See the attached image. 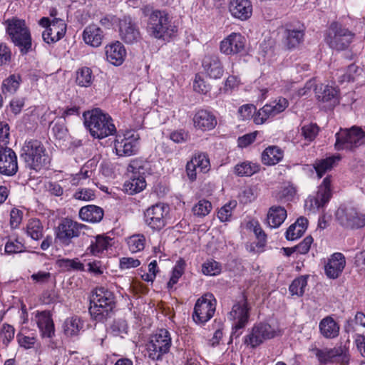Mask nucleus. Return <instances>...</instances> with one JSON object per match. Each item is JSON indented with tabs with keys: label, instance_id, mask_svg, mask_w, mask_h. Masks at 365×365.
<instances>
[{
	"label": "nucleus",
	"instance_id": "obj_30",
	"mask_svg": "<svg viewBox=\"0 0 365 365\" xmlns=\"http://www.w3.org/2000/svg\"><path fill=\"white\" fill-rule=\"evenodd\" d=\"M315 96L318 101L329 103L331 106L339 103L338 91L328 85L320 84L314 88Z\"/></svg>",
	"mask_w": 365,
	"mask_h": 365
},
{
	"label": "nucleus",
	"instance_id": "obj_7",
	"mask_svg": "<svg viewBox=\"0 0 365 365\" xmlns=\"http://www.w3.org/2000/svg\"><path fill=\"white\" fill-rule=\"evenodd\" d=\"M171 345L170 332L167 329H161L151 335L146 344L147 356L153 361L162 360L163 356L170 351Z\"/></svg>",
	"mask_w": 365,
	"mask_h": 365
},
{
	"label": "nucleus",
	"instance_id": "obj_11",
	"mask_svg": "<svg viewBox=\"0 0 365 365\" xmlns=\"http://www.w3.org/2000/svg\"><path fill=\"white\" fill-rule=\"evenodd\" d=\"M250 307L248 305L247 297L242 295L241 299L236 302L228 314V319L232 321V336H240L242 332L238 330L245 327L250 318Z\"/></svg>",
	"mask_w": 365,
	"mask_h": 365
},
{
	"label": "nucleus",
	"instance_id": "obj_20",
	"mask_svg": "<svg viewBox=\"0 0 365 365\" xmlns=\"http://www.w3.org/2000/svg\"><path fill=\"white\" fill-rule=\"evenodd\" d=\"M18 168L16 153L10 148L0 147V173L6 176H13L17 173Z\"/></svg>",
	"mask_w": 365,
	"mask_h": 365
},
{
	"label": "nucleus",
	"instance_id": "obj_25",
	"mask_svg": "<svg viewBox=\"0 0 365 365\" xmlns=\"http://www.w3.org/2000/svg\"><path fill=\"white\" fill-rule=\"evenodd\" d=\"M66 24L62 19H54L51 21L49 28L42 34L43 41L50 44L58 41L61 39L66 34Z\"/></svg>",
	"mask_w": 365,
	"mask_h": 365
},
{
	"label": "nucleus",
	"instance_id": "obj_43",
	"mask_svg": "<svg viewBox=\"0 0 365 365\" xmlns=\"http://www.w3.org/2000/svg\"><path fill=\"white\" fill-rule=\"evenodd\" d=\"M21 78L19 74H12L6 78L2 83V92L4 93H14L19 87Z\"/></svg>",
	"mask_w": 365,
	"mask_h": 365
},
{
	"label": "nucleus",
	"instance_id": "obj_46",
	"mask_svg": "<svg viewBox=\"0 0 365 365\" xmlns=\"http://www.w3.org/2000/svg\"><path fill=\"white\" fill-rule=\"evenodd\" d=\"M307 285V277L301 276L293 280L289 286V290L292 295L301 297L304 293V289Z\"/></svg>",
	"mask_w": 365,
	"mask_h": 365
},
{
	"label": "nucleus",
	"instance_id": "obj_44",
	"mask_svg": "<svg viewBox=\"0 0 365 365\" xmlns=\"http://www.w3.org/2000/svg\"><path fill=\"white\" fill-rule=\"evenodd\" d=\"M129 250L132 253H136L143 250L145 245V237L142 234L133 235L128 237L127 241Z\"/></svg>",
	"mask_w": 365,
	"mask_h": 365
},
{
	"label": "nucleus",
	"instance_id": "obj_53",
	"mask_svg": "<svg viewBox=\"0 0 365 365\" xmlns=\"http://www.w3.org/2000/svg\"><path fill=\"white\" fill-rule=\"evenodd\" d=\"M302 135L305 140L311 142L314 140L319 132V127L315 123L304 125L302 127Z\"/></svg>",
	"mask_w": 365,
	"mask_h": 365
},
{
	"label": "nucleus",
	"instance_id": "obj_23",
	"mask_svg": "<svg viewBox=\"0 0 365 365\" xmlns=\"http://www.w3.org/2000/svg\"><path fill=\"white\" fill-rule=\"evenodd\" d=\"M192 122L196 129L203 132L214 129L217 124L215 115L206 109L197 110L194 114Z\"/></svg>",
	"mask_w": 365,
	"mask_h": 365
},
{
	"label": "nucleus",
	"instance_id": "obj_21",
	"mask_svg": "<svg viewBox=\"0 0 365 365\" xmlns=\"http://www.w3.org/2000/svg\"><path fill=\"white\" fill-rule=\"evenodd\" d=\"M332 197L331 176H327L318 187L316 195L310 198V206L313 209L324 207Z\"/></svg>",
	"mask_w": 365,
	"mask_h": 365
},
{
	"label": "nucleus",
	"instance_id": "obj_17",
	"mask_svg": "<svg viewBox=\"0 0 365 365\" xmlns=\"http://www.w3.org/2000/svg\"><path fill=\"white\" fill-rule=\"evenodd\" d=\"M288 106L289 101L285 98L280 97L260 108L255 115L254 121L256 124H262L267 119L283 112Z\"/></svg>",
	"mask_w": 365,
	"mask_h": 365
},
{
	"label": "nucleus",
	"instance_id": "obj_19",
	"mask_svg": "<svg viewBox=\"0 0 365 365\" xmlns=\"http://www.w3.org/2000/svg\"><path fill=\"white\" fill-rule=\"evenodd\" d=\"M245 38L240 33H232L224 38L220 44L221 53L225 55H235L245 50Z\"/></svg>",
	"mask_w": 365,
	"mask_h": 365
},
{
	"label": "nucleus",
	"instance_id": "obj_51",
	"mask_svg": "<svg viewBox=\"0 0 365 365\" xmlns=\"http://www.w3.org/2000/svg\"><path fill=\"white\" fill-rule=\"evenodd\" d=\"M235 201L230 202L222 206L218 211L217 216L221 222H227L230 220L232 210L236 207Z\"/></svg>",
	"mask_w": 365,
	"mask_h": 365
},
{
	"label": "nucleus",
	"instance_id": "obj_32",
	"mask_svg": "<svg viewBox=\"0 0 365 365\" xmlns=\"http://www.w3.org/2000/svg\"><path fill=\"white\" fill-rule=\"evenodd\" d=\"M320 334L326 339H332L339 334L340 326L333 317L327 316L323 318L319 324Z\"/></svg>",
	"mask_w": 365,
	"mask_h": 365
},
{
	"label": "nucleus",
	"instance_id": "obj_60",
	"mask_svg": "<svg viewBox=\"0 0 365 365\" xmlns=\"http://www.w3.org/2000/svg\"><path fill=\"white\" fill-rule=\"evenodd\" d=\"M361 69L355 63L350 64L341 76V81H354L356 76L360 74Z\"/></svg>",
	"mask_w": 365,
	"mask_h": 365
},
{
	"label": "nucleus",
	"instance_id": "obj_15",
	"mask_svg": "<svg viewBox=\"0 0 365 365\" xmlns=\"http://www.w3.org/2000/svg\"><path fill=\"white\" fill-rule=\"evenodd\" d=\"M138 134L127 133L124 136L117 135L114 140V149L120 157L135 155L138 150Z\"/></svg>",
	"mask_w": 365,
	"mask_h": 365
},
{
	"label": "nucleus",
	"instance_id": "obj_39",
	"mask_svg": "<svg viewBox=\"0 0 365 365\" xmlns=\"http://www.w3.org/2000/svg\"><path fill=\"white\" fill-rule=\"evenodd\" d=\"M110 238L102 235H98L94 241H92L87 250L93 255H98L110 246Z\"/></svg>",
	"mask_w": 365,
	"mask_h": 365
},
{
	"label": "nucleus",
	"instance_id": "obj_3",
	"mask_svg": "<svg viewBox=\"0 0 365 365\" xmlns=\"http://www.w3.org/2000/svg\"><path fill=\"white\" fill-rule=\"evenodd\" d=\"M89 312L97 322H103L110 317L115 305V295L108 288L96 287L91 297Z\"/></svg>",
	"mask_w": 365,
	"mask_h": 365
},
{
	"label": "nucleus",
	"instance_id": "obj_64",
	"mask_svg": "<svg viewBox=\"0 0 365 365\" xmlns=\"http://www.w3.org/2000/svg\"><path fill=\"white\" fill-rule=\"evenodd\" d=\"M22 212L16 208H13L10 212V225L12 229L17 228L22 220Z\"/></svg>",
	"mask_w": 365,
	"mask_h": 365
},
{
	"label": "nucleus",
	"instance_id": "obj_10",
	"mask_svg": "<svg viewBox=\"0 0 365 365\" xmlns=\"http://www.w3.org/2000/svg\"><path fill=\"white\" fill-rule=\"evenodd\" d=\"M354 36L353 32L335 21L331 24L325 41L331 48L342 51L349 47Z\"/></svg>",
	"mask_w": 365,
	"mask_h": 365
},
{
	"label": "nucleus",
	"instance_id": "obj_33",
	"mask_svg": "<svg viewBox=\"0 0 365 365\" xmlns=\"http://www.w3.org/2000/svg\"><path fill=\"white\" fill-rule=\"evenodd\" d=\"M104 215L103 210L94 205L82 207L79 210V217L83 221L97 223L102 220Z\"/></svg>",
	"mask_w": 365,
	"mask_h": 365
},
{
	"label": "nucleus",
	"instance_id": "obj_59",
	"mask_svg": "<svg viewBox=\"0 0 365 365\" xmlns=\"http://www.w3.org/2000/svg\"><path fill=\"white\" fill-rule=\"evenodd\" d=\"M51 123H53L52 122ZM52 131L55 137L58 139H63L67 135V128L65 126L63 120L61 118L58 119L52 127Z\"/></svg>",
	"mask_w": 365,
	"mask_h": 365
},
{
	"label": "nucleus",
	"instance_id": "obj_2",
	"mask_svg": "<svg viewBox=\"0 0 365 365\" xmlns=\"http://www.w3.org/2000/svg\"><path fill=\"white\" fill-rule=\"evenodd\" d=\"M84 125L94 138L103 139L115 133L116 128L110 115L100 108L83 113Z\"/></svg>",
	"mask_w": 365,
	"mask_h": 365
},
{
	"label": "nucleus",
	"instance_id": "obj_57",
	"mask_svg": "<svg viewBox=\"0 0 365 365\" xmlns=\"http://www.w3.org/2000/svg\"><path fill=\"white\" fill-rule=\"evenodd\" d=\"M184 265L185 262L183 261L180 260L178 262V264L175 266L173 270L172 276L168 282V287H172L178 282V279L183 274Z\"/></svg>",
	"mask_w": 365,
	"mask_h": 365
},
{
	"label": "nucleus",
	"instance_id": "obj_47",
	"mask_svg": "<svg viewBox=\"0 0 365 365\" xmlns=\"http://www.w3.org/2000/svg\"><path fill=\"white\" fill-rule=\"evenodd\" d=\"M247 227L250 229H252L256 238L258 240L257 245L259 247H263L267 241V235L262 229L259 223L257 221H250L247 223Z\"/></svg>",
	"mask_w": 365,
	"mask_h": 365
},
{
	"label": "nucleus",
	"instance_id": "obj_52",
	"mask_svg": "<svg viewBox=\"0 0 365 365\" xmlns=\"http://www.w3.org/2000/svg\"><path fill=\"white\" fill-rule=\"evenodd\" d=\"M212 209L211 203L205 200H200L192 208L195 215L205 217L208 215Z\"/></svg>",
	"mask_w": 365,
	"mask_h": 365
},
{
	"label": "nucleus",
	"instance_id": "obj_56",
	"mask_svg": "<svg viewBox=\"0 0 365 365\" xmlns=\"http://www.w3.org/2000/svg\"><path fill=\"white\" fill-rule=\"evenodd\" d=\"M304 232V227L297 224L291 225L286 231L285 237L287 240H294L300 237Z\"/></svg>",
	"mask_w": 365,
	"mask_h": 365
},
{
	"label": "nucleus",
	"instance_id": "obj_54",
	"mask_svg": "<svg viewBox=\"0 0 365 365\" xmlns=\"http://www.w3.org/2000/svg\"><path fill=\"white\" fill-rule=\"evenodd\" d=\"M159 272L157 261L153 260L148 264V272L142 274L141 278L145 282L153 283Z\"/></svg>",
	"mask_w": 365,
	"mask_h": 365
},
{
	"label": "nucleus",
	"instance_id": "obj_5",
	"mask_svg": "<svg viewBox=\"0 0 365 365\" xmlns=\"http://www.w3.org/2000/svg\"><path fill=\"white\" fill-rule=\"evenodd\" d=\"M6 31L12 42L17 46L21 54L31 51L32 41L30 31L24 20L13 19L6 21Z\"/></svg>",
	"mask_w": 365,
	"mask_h": 365
},
{
	"label": "nucleus",
	"instance_id": "obj_35",
	"mask_svg": "<svg viewBox=\"0 0 365 365\" xmlns=\"http://www.w3.org/2000/svg\"><path fill=\"white\" fill-rule=\"evenodd\" d=\"M287 210L282 206L273 205L267 215V223L271 228L279 227L287 218Z\"/></svg>",
	"mask_w": 365,
	"mask_h": 365
},
{
	"label": "nucleus",
	"instance_id": "obj_26",
	"mask_svg": "<svg viewBox=\"0 0 365 365\" xmlns=\"http://www.w3.org/2000/svg\"><path fill=\"white\" fill-rule=\"evenodd\" d=\"M346 266V259L343 254L335 252L328 259L324 265L325 274L329 279H337Z\"/></svg>",
	"mask_w": 365,
	"mask_h": 365
},
{
	"label": "nucleus",
	"instance_id": "obj_1",
	"mask_svg": "<svg viewBox=\"0 0 365 365\" xmlns=\"http://www.w3.org/2000/svg\"><path fill=\"white\" fill-rule=\"evenodd\" d=\"M144 16L148 18L146 30L148 34L157 39L171 37L178 31L170 15L165 10L153 9L149 6L142 8Z\"/></svg>",
	"mask_w": 365,
	"mask_h": 365
},
{
	"label": "nucleus",
	"instance_id": "obj_48",
	"mask_svg": "<svg viewBox=\"0 0 365 365\" xmlns=\"http://www.w3.org/2000/svg\"><path fill=\"white\" fill-rule=\"evenodd\" d=\"M221 264L213 259L207 260L202 265V272L205 275L216 276L221 272Z\"/></svg>",
	"mask_w": 365,
	"mask_h": 365
},
{
	"label": "nucleus",
	"instance_id": "obj_34",
	"mask_svg": "<svg viewBox=\"0 0 365 365\" xmlns=\"http://www.w3.org/2000/svg\"><path fill=\"white\" fill-rule=\"evenodd\" d=\"M103 37V31L95 24L86 26L83 33L85 43L93 47L99 46L102 43Z\"/></svg>",
	"mask_w": 365,
	"mask_h": 365
},
{
	"label": "nucleus",
	"instance_id": "obj_55",
	"mask_svg": "<svg viewBox=\"0 0 365 365\" xmlns=\"http://www.w3.org/2000/svg\"><path fill=\"white\" fill-rule=\"evenodd\" d=\"M193 163L201 172L206 173L209 170L210 160L205 153H200L192 159Z\"/></svg>",
	"mask_w": 365,
	"mask_h": 365
},
{
	"label": "nucleus",
	"instance_id": "obj_37",
	"mask_svg": "<svg viewBox=\"0 0 365 365\" xmlns=\"http://www.w3.org/2000/svg\"><path fill=\"white\" fill-rule=\"evenodd\" d=\"M339 160V156H331L325 159L317 160L314 163V168L317 176L319 178H322L327 172L331 170L336 162Z\"/></svg>",
	"mask_w": 365,
	"mask_h": 365
},
{
	"label": "nucleus",
	"instance_id": "obj_16",
	"mask_svg": "<svg viewBox=\"0 0 365 365\" xmlns=\"http://www.w3.org/2000/svg\"><path fill=\"white\" fill-rule=\"evenodd\" d=\"M83 225L71 219L65 218L58 225L56 230V239L64 246L71 244V240L80 235Z\"/></svg>",
	"mask_w": 365,
	"mask_h": 365
},
{
	"label": "nucleus",
	"instance_id": "obj_58",
	"mask_svg": "<svg viewBox=\"0 0 365 365\" xmlns=\"http://www.w3.org/2000/svg\"><path fill=\"white\" fill-rule=\"evenodd\" d=\"M15 334V329L13 326L9 324H4L1 329L0 335L3 337V343L7 346L11 341L14 339Z\"/></svg>",
	"mask_w": 365,
	"mask_h": 365
},
{
	"label": "nucleus",
	"instance_id": "obj_38",
	"mask_svg": "<svg viewBox=\"0 0 365 365\" xmlns=\"http://www.w3.org/2000/svg\"><path fill=\"white\" fill-rule=\"evenodd\" d=\"M259 171V165L257 163L245 161L237 164L234 168V172L237 176H252Z\"/></svg>",
	"mask_w": 365,
	"mask_h": 365
},
{
	"label": "nucleus",
	"instance_id": "obj_31",
	"mask_svg": "<svg viewBox=\"0 0 365 365\" xmlns=\"http://www.w3.org/2000/svg\"><path fill=\"white\" fill-rule=\"evenodd\" d=\"M106 55L108 61L115 66H120L124 61L126 51L120 42L116 41L106 47Z\"/></svg>",
	"mask_w": 365,
	"mask_h": 365
},
{
	"label": "nucleus",
	"instance_id": "obj_41",
	"mask_svg": "<svg viewBox=\"0 0 365 365\" xmlns=\"http://www.w3.org/2000/svg\"><path fill=\"white\" fill-rule=\"evenodd\" d=\"M56 265L63 272L83 271L84 265L78 258H61L56 260Z\"/></svg>",
	"mask_w": 365,
	"mask_h": 365
},
{
	"label": "nucleus",
	"instance_id": "obj_6",
	"mask_svg": "<svg viewBox=\"0 0 365 365\" xmlns=\"http://www.w3.org/2000/svg\"><path fill=\"white\" fill-rule=\"evenodd\" d=\"M335 137L334 147L336 150L354 151L365 144V131L356 125L350 128H340Z\"/></svg>",
	"mask_w": 365,
	"mask_h": 365
},
{
	"label": "nucleus",
	"instance_id": "obj_22",
	"mask_svg": "<svg viewBox=\"0 0 365 365\" xmlns=\"http://www.w3.org/2000/svg\"><path fill=\"white\" fill-rule=\"evenodd\" d=\"M35 322L42 338L51 339L55 336V326L50 311H37Z\"/></svg>",
	"mask_w": 365,
	"mask_h": 365
},
{
	"label": "nucleus",
	"instance_id": "obj_63",
	"mask_svg": "<svg viewBox=\"0 0 365 365\" xmlns=\"http://www.w3.org/2000/svg\"><path fill=\"white\" fill-rule=\"evenodd\" d=\"M11 58L10 48L6 43L0 41V66L8 64Z\"/></svg>",
	"mask_w": 365,
	"mask_h": 365
},
{
	"label": "nucleus",
	"instance_id": "obj_12",
	"mask_svg": "<svg viewBox=\"0 0 365 365\" xmlns=\"http://www.w3.org/2000/svg\"><path fill=\"white\" fill-rule=\"evenodd\" d=\"M277 331L267 323L255 324L248 334L244 337V344L252 349L262 344L265 340L274 338Z\"/></svg>",
	"mask_w": 365,
	"mask_h": 365
},
{
	"label": "nucleus",
	"instance_id": "obj_62",
	"mask_svg": "<svg viewBox=\"0 0 365 365\" xmlns=\"http://www.w3.org/2000/svg\"><path fill=\"white\" fill-rule=\"evenodd\" d=\"M313 242V238L312 236L306 237L302 242L294 247L289 249L292 251H297V252L304 255L309 252L311 245Z\"/></svg>",
	"mask_w": 365,
	"mask_h": 365
},
{
	"label": "nucleus",
	"instance_id": "obj_40",
	"mask_svg": "<svg viewBox=\"0 0 365 365\" xmlns=\"http://www.w3.org/2000/svg\"><path fill=\"white\" fill-rule=\"evenodd\" d=\"M83 327V322L78 317H72L65 320L63 331L66 335L72 336L77 335Z\"/></svg>",
	"mask_w": 365,
	"mask_h": 365
},
{
	"label": "nucleus",
	"instance_id": "obj_28",
	"mask_svg": "<svg viewBox=\"0 0 365 365\" xmlns=\"http://www.w3.org/2000/svg\"><path fill=\"white\" fill-rule=\"evenodd\" d=\"M229 11L236 19L245 21L252 14V5L250 0H230Z\"/></svg>",
	"mask_w": 365,
	"mask_h": 365
},
{
	"label": "nucleus",
	"instance_id": "obj_13",
	"mask_svg": "<svg viewBox=\"0 0 365 365\" xmlns=\"http://www.w3.org/2000/svg\"><path fill=\"white\" fill-rule=\"evenodd\" d=\"M216 301L212 294H206L199 298L194 307L192 319L196 324H203L214 315Z\"/></svg>",
	"mask_w": 365,
	"mask_h": 365
},
{
	"label": "nucleus",
	"instance_id": "obj_45",
	"mask_svg": "<svg viewBox=\"0 0 365 365\" xmlns=\"http://www.w3.org/2000/svg\"><path fill=\"white\" fill-rule=\"evenodd\" d=\"M93 81V73L91 68L83 67L79 69L76 73V83L82 87L91 86Z\"/></svg>",
	"mask_w": 365,
	"mask_h": 365
},
{
	"label": "nucleus",
	"instance_id": "obj_14",
	"mask_svg": "<svg viewBox=\"0 0 365 365\" xmlns=\"http://www.w3.org/2000/svg\"><path fill=\"white\" fill-rule=\"evenodd\" d=\"M168 210V206L164 203H156L150 206L144 213L146 225L154 230L163 229L166 224L165 217Z\"/></svg>",
	"mask_w": 365,
	"mask_h": 365
},
{
	"label": "nucleus",
	"instance_id": "obj_4",
	"mask_svg": "<svg viewBox=\"0 0 365 365\" xmlns=\"http://www.w3.org/2000/svg\"><path fill=\"white\" fill-rule=\"evenodd\" d=\"M21 156L26 166L36 171L46 166L50 162L45 147L38 140L26 141L22 147Z\"/></svg>",
	"mask_w": 365,
	"mask_h": 365
},
{
	"label": "nucleus",
	"instance_id": "obj_36",
	"mask_svg": "<svg viewBox=\"0 0 365 365\" xmlns=\"http://www.w3.org/2000/svg\"><path fill=\"white\" fill-rule=\"evenodd\" d=\"M283 158V151L277 146H269L262 153V161L267 165L278 163Z\"/></svg>",
	"mask_w": 365,
	"mask_h": 365
},
{
	"label": "nucleus",
	"instance_id": "obj_9",
	"mask_svg": "<svg viewBox=\"0 0 365 365\" xmlns=\"http://www.w3.org/2000/svg\"><path fill=\"white\" fill-rule=\"evenodd\" d=\"M336 222L345 229H359L365 226V215L349 205H341L336 211Z\"/></svg>",
	"mask_w": 365,
	"mask_h": 365
},
{
	"label": "nucleus",
	"instance_id": "obj_18",
	"mask_svg": "<svg viewBox=\"0 0 365 365\" xmlns=\"http://www.w3.org/2000/svg\"><path fill=\"white\" fill-rule=\"evenodd\" d=\"M132 169L129 180L124 183L125 191L129 195H134L143 190L146 187L144 168L135 163L130 165Z\"/></svg>",
	"mask_w": 365,
	"mask_h": 365
},
{
	"label": "nucleus",
	"instance_id": "obj_29",
	"mask_svg": "<svg viewBox=\"0 0 365 365\" xmlns=\"http://www.w3.org/2000/svg\"><path fill=\"white\" fill-rule=\"evenodd\" d=\"M304 29L303 26L295 28L292 25H287L284 33V43L289 48L298 46L304 41Z\"/></svg>",
	"mask_w": 365,
	"mask_h": 365
},
{
	"label": "nucleus",
	"instance_id": "obj_8",
	"mask_svg": "<svg viewBox=\"0 0 365 365\" xmlns=\"http://www.w3.org/2000/svg\"><path fill=\"white\" fill-rule=\"evenodd\" d=\"M319 364H335L336 365H348L350 361L349 348L341 343L333 348L319 349L314 347L312 349Z\"/></svg>",
	"mask_w": 365,
	"mask_h": 365
},
{
	"label": "nucleus",
	"instance_id": "obj_42",
	"mask_svg": "<svg viewBox=\"0 0 365 365\" xmlns=\"http://www.w3.org/2000/svg\"><path fill=\"white\" fill-rule=\"evenodd\" d=\"M43 227L38 219H30L26 225V231L28 236L34 240L43 237Z\"/></svg>",
	"mask_w": 365,
	"mask_h": 365
},
{
	"label": "nucleus",
	"instance_id": "obj_50",
	"mask_svg": "<svg viewBox=\"0 0 365 365\" xmlns=\"http://www.w3.org/2000/svg\"><path fill=\"white\" fill-rule=\"evenodd\" d=\"M16 339L20 346L29 349L34 347L37 339L36 336L32 334L31 336L26 335L22 332H19L16 335Z\"/></svg>",
	"mask_w": 365,
	"mask_h": 365
},
{
	"label": "nucleus",
	"instance_id": "obj_61",
	"mask_svg": "<svg viewBox=\"0 0 365 365\" xmlns=\"http://www.w3.org/2000/svg\"><path fill=\"white\" fill-rule=\"evenodd\" d=\"M73 197L76 200L91 201L95 199L96 195L94 191L91 189L81 188L74 193Z\"/></svg>",
	"mask_w": 365,
	"mask_h": 365
},
{
	"label": "nucleus",
	"instance_id": "obj_24",
	"mask_svg": "<svg viewBox=\"0 0 365 365\" xmlns=\"http://www.w3.org/2000/svg\"><path fill=\"white\" fill-rule=\"evenodd\" d=\"M119 33L121 39L126 43H134L141 38L137 25L130 19L124 18L119 22Z\"/></svg>",
	"mask_w": 365,
	"mask_h": 365
},
{
	"label": "nucleus",
	"instance_id": "obj_49",
	"mask_svg": "<svg viewBox=\"0 0 365 365\" xmlns=\"http://www.w3.org/2000/svg\"><path fill=\"white\" fill-rule=\"evenodd\" d=\"M296 188L293 185H288L277 194L276 199L279 202H287L293 200L296 195Z\"/></svg>",
	"mask_w": 365,
	"mask_h": 365
},
{
	"label": "nucleus",
	"instance_id": "obj_27",
	"mask_svg": "<svg viewBox=\"0 0 365 365\" xmlns=\"http://www.w3.org/2000/svg\"><path fill=\"white\" fill-rule=\"evenodd\" d=\"M202 66L206 75L210 78H220L223 75L224 68L217 54L206 55L202 59Z\"/></svg>",
	"mask_w": 365,
	"mask_h": 365
}]
</instances>
